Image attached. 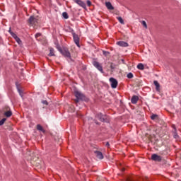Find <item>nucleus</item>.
Wrapping results in <instances>:
<instances>
[{
	"label": "nucleus",
	"instance_id": "1",
	"mask_svg": "<svg viewBox=\"0 0 181 181\" xmlns=\"http://www.w3.org/2000/svg\"><path fill=\"white\" fill-rule=\"evenodd\" d=\"M74 95L76 98V99L74 100L76 104H77V103H78V101L80 100H82V101L86 100V96L83 93H81L78 91H75L74 92Z\"/></svg>",
	"mask_w": 181,
	"mask_h": 181
},
{
	"label": "nucleus",
	"instance_id": "2",
	"mask_svg": "<svg viewBox=\"0 0 181 181\" xmlns=\"http://www.w3.org/2000/svg\"><path fill=\"white\" fill-rule=\"evenodd\" d=\"M93 65L94 67H95L100 73H104V69H103V65L100 64V62L97 61H93Z\"/></svg>",
	"mask_w": 181,
	"mask_h": 181
},
{
	"label": "nucleus",
	"instance_id": "3",
	"mask_svg": "<svg viewBox=\"0 0 181 181\" xmlns=\"http://www.w3.org/2000/svg\"><path fill=\"white\" fill-rule=\"evenodd\" d=\"M28 23L30 26H35L37 23V18L33 16H31L28 19Z\"/></svg>",
	"mask_w": 181,
	"mask_h": 181
},
{
	"label": "nucleus",
	"instance_id": "4",
	"mask_svg": "<svg viewBox=\"0 0 181 181\" xmlns=\"http://www.w3.org/2000/svg\"><path fill=\"white\" fill-rule=\"evenodd\" d=\"M72 35L74 43L78 47H80V37H78V35L76 34L75 33H73Z\"/></svg>",
	"mask_w": 181,
	"mask_h": 181
},
{
	"label": "nucleus",
	"instance_id": "5",
	"mask_svg": "<svg viewBox=\"0 0 181 181\" xmlns=\"http://www.w3.org/2000/svg\"><path fill=\"white\" fill-rule=\"evenodd\" d=\"M110 82L111 83V87L112 88H117L118 86V81L114 78H110Z\"/></svg>",
	"mask_w": 181,
	"mask_h": 181
},
{
	"label": "nucleus",
	"instance_id": "6",
	"mask_svg": "<svg viewBox=\"0 0 181 181\" xmlns=\"http://www.w3.org/2000/svg\"><path fill=\"white\" fill-rule=\"evenodd\" d=\"M151 159L155 162H160L162 160V157H160V156H158L157 154H153L151 156Z\"/></svg>",
	"mask_w": 181,
	"mask_h": 181
},
{
	"label": "nucleus",
	"instance_id": "7",
	"mask_svg": "<svg viewBox=\"0 0 181 181\" xmlns=\"http://www.w3.org/2000/svg\"><path fill=\"white\" fill-rule=\"evenodd\" d=\"M74 2H75V4H77V5H79V6H81V8H83L84 9H86V6L84 1L81 0H74Z\"/></svg>",
	"mask_w": 181,
	"mask_h": 181
},
{
	"label": "nucleus",
	"instance_id": "8",
	"mask_svg": "<svg viewBox=\"0 0 181 181\" xmlns=\"http://www.w3.org/2000/svg\"><path fill=\"white\" fill-rule=\"evenodd\" d=\"M94 153L96 155V158H98V159H104V156L101 151H94Z\"/></svg>",
	"mask_w": 181,
	"mask_h": 181
},
{
	"label": "nucleus",
	"instance_id": "9",
	"mask_svg": "<svg viewBox=\"0 0 181 181\" xmlns=\"http://www.w3.org/2000/svg\"><path fill=\"white\" fill-rule=\"evenodd\" d=\"M117 45L118 46H120L121 47H128L129 45L127 44V42H124V41H118L117 42Z\"/></svg>",
	"mask_w": 181,
	"mask_h": 181
},
{
	"label": "nucleus",
	"instance_id": "10",
	"mask_svg": "<svg viewBox=\"0 0 181 181\" xmlns=\"http://www.w3.org/2000/svg\"><path fill=\"white\" fill-rule=\"evenodd\" d=\"M62 53L63 56H64L65 57H71V55L69 49H63L62 51Z\"/></svg>",
	"mask_w": 181,
	"mask_h": 181
},
{
	"label": "nucleus",
	"instance_id": "11",
	"mask_svg": "<svg viewBox=\"0 0 181 181\" xmlns=\"http://www.w3.org/2000/svg\"><path fill=\"white\" fill-rule=\"evenodd\" d=\"M139 100V97L136 95H133L131 99V103L132 104H136V103H138Z\"/></svg>",
	"mask_w": 181,
	"mask_h": 181
},
{
	"label": "nucleus",
	"instance_id": "12",
	"mask_svg": "<svg viewBox=\"0 0 181 181\" xmlns=\"http://www.w3.org/2000/svg\"><path fill=\"white\" fill-rule=\"evenodd\" d=\"M97 118L100 119L102 122H104L105 121V116H103V114L99 113L96 115Z\"/></svg>",
	"mask_w": 181,
	"mask_h": 181
},
{
	"label": "nucleus",
	"instance_id": "13",
	"mask_svg": "<svg viewBox=\"0 0 181 181\" xmlns=\"http://www.w3.org/2000/svg\"><path fill=\"white\" fill-rule=\"evenodd\" d=\"M37 130L40 131L42 134H46V130H45V129H43V127H42V125L40 124H37Z\"/></svg>",
	"mask_w": 181,
	"mask_h": 181
},
{
	"label": "nucleus",
	"instance_id": "14",
	"mask_svg": "<svg viewBox=\"0 0 181 181\" xmlns=\"http://www.w3.org/2000/svg\"><path fill=\"white\" fill-rule=\"evenodd\" d=\"M153 84L156 86V91H160V85L159 84V82H158V81H154Z\"/></svg>",
	"mask_w": 181,
	"mask_h": 181
},
{
	"label": "nucleus",
	"instance_id": "15",
	"mask_svg": "<svg viewBox=\"0 0 181 181\" xmlns=\"http://www.w3.org/2000/svg\"><path fill=\"white\" fill-rule=\"evenodd\" d=\"M106 7L109 11H114V6H112V4H111L110 2H106L105 3Z\"/></svg>",
	"mask_w": 181,
	"mask_h": 181
},
{
	"label": "nucleus",
	"instance_id": "16",
	"mask_svg": "<svg viewBox=\"0 0 181 181\" xmlns=\"http://www.w3.org/2000/svg\"><path fill=\"white\" fill-rule=\"evenodd\" d=\"M5 117H7V118H9L10 117H12V111L8 110L4 112Z\"/></svg>",
	"mask_w": 181,
	"mask_h": 181
},
{
	"label": "nucleus",
	"instance_id": "17",
	"mask_svg": "<svg viewBox=\"0 0 181 181\" xmlns=\"http://www.w3.org/2000/svg\"><path fill=\"white\" fill-rule=\"evenodd\" d=\"M143 180V181H149V177H146V176H143V177H140V180L139 181Z\"/></svg>",
	"mask_w": 181,
	"mask_h": 181
},
{
	"label": "nucleus",
	"instance_id": "18",
	"mask_svg": "<svg viewBox=\"0 0 181 181\" xmlns=\"http://www.w3.org/2000/svg\"><path fill=\"white\" fill-rule=\"evenodd\" d=\"M49 56H54V49L50 48Z\"/></svg>",
	"mask_w": 181,
	"mask_h": 181
},
{
	"label": "nucleus",
	"instance_id": "19",
	"mask_svg": "<svg viewBox=\"0 0 181 181\" xmlns=\"http://www.w3.org/2000/svg\"><path fill=\"white\" fill-rule=\"evenodd\" d=\"M137 69H139V70H144V69H145V67L144 66V65L142 64H139L137 65Z\"/></svg>",
	"mask_w": 181,
	"mask_h": 181
},
{
	"label": "nucleus",
	"instance_id": "20",
	"mask_svg": "<svg viewBox=\"0 0 181 181\" xmlns=\"http://www.w3.org/2000/svg\"><path fill=\"white\" fill-rule=\"evenodd\" d=\"M15 40L16 42H17V43H18V45H22V40H21V38H19V37L15 38Z\"/></svg>",
	"mask_w": 181,
	"mask_h": 181
},
{
	"label": "nucleus",
	"instance_id": "21",
	"mask_svg": "<svg viewBox=\"0 0 181 181\" xmlns=\"http://www.w3.org/2000/svg\"><path fill=\"white\" fill-rule=\"evenodd\" d=\"M62 16H63V18H64V19H69V14H67L66 12H64L62 13Z\"/></svg>",
	"mask_w": 181,
	"mask_h": 181
},
{
	"label": "nucleus",
	"instance_id": "22",
	"mask_svg": "<svg viewBox=\"0 0 181 181\" xmlns=\"http://www.w3.org/2000/svg\"><path fill=\"white\" fill-rule=\"evenodd\" d=\"M117 21H119L120 23H122V25H124V20L122 19V17H117Z\"/></svg>",
	"mask_w": 181,
	"mask_h": 181
},
{
	"label": "nucleus",
	"instance_id": "23",
	"mask_svg": "<svg viewBox=\"0 0 181 181\" xmlns=\"http://www.w3.org/2000/svg\"><path fill=\"white\" fill-rule=\"evenodd\" d=\"M141 25H144L145 29H148V25L146 24V22L145 21H141Z\"/></svg>",
	"mask_w": 181,
	"mask_h": 181
},
{
	"label": "nucleus",
	"instance_id": "24",
	"mask_svg": "<svg viewBox=\"0 0 181 181\" xmlns=\"http://www.w3.org/2000/svg\"><path fill=\"white\" fill-rule=\"evenodd\" d=\"M5 121H6V118H3L1 120H0V127L5 124Z\"/></svg>",
	"mask_w": 181,
	"mask_h": 181
},
{
	"label": "nucleus",
	"instance_id": "25",
	"mask_svg": "<svg viewBox=\"0 0 181 181\" xmlns=\"http://www.w3.org/2000/svg\"><path fill=\"white\" fill-rule=\"evenodd\" d=\"M9 33H11L12 37H13V39H16L18 37V35H16V34H15V33H12L11 31H9Z\"/></svg>",
	"mask_w": 181,
	"mask_h": 181
},
{
	"label": "nucleus",
	"instance_id": "26",
	"mask_svg": "<svg viewBox=\"0 0 181 181\" xmlns=\"http://www.w3.org/2000/svg\"><path fill=\"white\" fill-rule=\"evenodd\" d=\"M134 78V74L132 73H129L127 74V78Z\"/></svg>",
	"mask_w": 181,
	"mask_h": 181
},
{
	"label": "nucleus",
	"instance_id": "27",
	"mask_svg": "<svg viewBox=\"0 0 181 181\" xmlns=\"http://www.w3.org/2000/svg\"><path fill=\"white\" fill-rule=\"evenodd\" d=\"M103 54L107 57V56H109L110 55V52H107V51H103Z\"/></svg>",
	"mask_w": 181,
	"mask_h": 181
},
{
	"label": "nucleus",
	"instance_id": "28",
	"mask_svg": "<svg viewBox=\"0 0 181 181\" xmlns=\"http://www.w3.org/2000/svg\"><path fill=\"white\" fill-rule=\"evenodd\" d=\"M151 119H156L158 118V115H153L151 116Z\"/></svg>",
	"mask_w": 181,
	"mask_h": 181
},
{
	"label": "nucleus",
	"instance_id": "29",
	"mask_svg": "<svg viewBox=\"0 0 181 181\" xmlns=\"http://www.w3.org/2000/svg\"><path fill=\"white\" fill-rule=\"evenodd\" d=\"M40 36H42V33H37V34H35V39H37V37H40Z\"/></svg>",
	"mask_w": 181,
	"mask_h": 181
},
{
	"label": "nucleus",
	"instance_id": "30",
	"mask_svg": "<svg viewBox=\"0 0 181 181\" xmlns=\"http://www.w3.org/2000/svg\"><path fill=\"white\" fill-rule=\"evenodd\" d=\"M18 91L20 95H21V97H23V92H22V90H21V89L18 88Z\"/></svg>",
	"mask_w": 181,
	"mask_h": 181
},
{
	"label": "nucleus",
	"instance_id": "31",
	"mask_svg": "<svg viewBox=\"0 0 181 181\" xmlns=\"http://www.w3.org/2000/svg\"><path fill=\"white\" fill-rule=\"evenodd\" d=\"M86 4H87L88 6H91V5H92L91 1L90 0H88L86 1Z\"/></svg>",
	"mask_w": 181,
	"mask_h": 181
},
{
	"label": "nucleus",
	"instance_id": "32",
	"mask_svg": "<svg viewBox=\"0 0 181 181\" xmlns=\"http://www.w3.org/2000/svg\"><path fill=\"white\" fill-rule=\"evenodd\" d=\"M42 104H45V105H47L49 103H47V100H42Z\"/></svg>",
	"mask_w": 181,
	"mask_h": 181
},
{
	"label": "nucleus",
	"instance_id": "33",
	"mask_svg": "<svg viewBox=\"0 0 181 181\" xmlns=\"http://www.w3.org/2000/svg\"><path fill=\"white\" fill-rule=\"evenodd\" d=\"M126 181H134V180H132L131 178H127Z\"/></svg>",
	"mask_w": 181,
	"mask_h": 181
},
{
	"label": "nucleus",
	"instance_id": "34",
	"mask_svg": "<svg viewBox=\"0 0 181 181\" xmlns=\"http://www.w3.org/2000/svg\"><path fill=\"white\" fill-rule=\"evenodd\" d=\"M106 146H107V148L110 147V143H109V142H107V143H106Z\"/></svg>",
	"mask_w": 181,
	"mask_h": 181
},
{
	"label": "nucleus",
	"instance_id": "35",
	"mask_svg": "<svg viewBox=\"0 0 181 181\" xmlns=\"http://www.w3.org/2000/svg\"><path fill=\"white\" fill-rule=\"evenodd\" d=\"M122 172H125V168H122Z\"/></svg>",
	"mask_w": 181,
	"mask_h": 181
},
{
	"label": "nucleus",
	"instance_id": "36",
	"mask_svg": "<svg viewBox=\"0 0 181 181\" xmlns=\"http://www.w3.org/2000/svg\"><path fill=\"white\" fill-rule=\"evenodd\" d=\"M110 67H111V69H114V68L112 67V66H111Z\"/></svg>",
	"mask_w": 181,
	"mask_h": 181
}]
</instances>
